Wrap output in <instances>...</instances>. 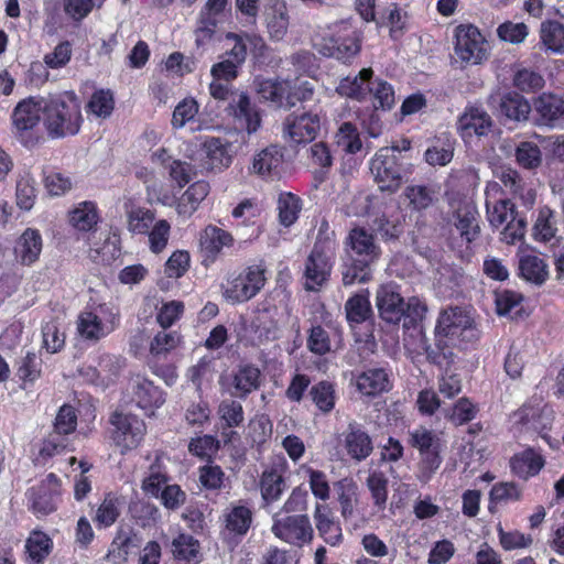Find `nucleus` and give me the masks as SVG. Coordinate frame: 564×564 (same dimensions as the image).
Wrapping results in <instances>:
<instances>
[{
	"mask_svg": "<svg viewBox=\"0 0 564 564\" xmlns=\"http://www.w3.org/2000/svg\"><path fill=\"white\" fill-rule=\"evenodd\" d=\"M478 217V209L471 202H460L453 213L454 226L467 242L475 241L480 234Z\"/></svg>",
	"mask_w": 564,
	"mask_h": 564,
	"instance_id": "29",
	"label": "nucleus"
},
{
	"mask_svg": "<svg viewBox=\"0 0 564 564\" xmlns=\"http://www.w3.org/2000/svg\"><path fill=\"white\" fill-rule=\"evenodd\" d=\"M99 216L93 202H84L69 215V223L80 231H90L97 225Z\"/></svg>",
	"mask_w": 564,
	"mask_h": 564,
	"instance_id": "48",
	"label": "nucleus"
},
{
	"mask_svg": "<svg viewBox=\"0 0 564 564\" xmlns=\"http://www.w3.org/2000/svg\"><path fill=\"white\" fill-rule=\"evenodd\" d=\"M261 386V371L250 362L237 365L229 376L228 391L231 397L246 400L249 394L257 391Z\"/></svg>",
	"mask_w": 564,
	"mask_h": 564,
	"instance_id": "20",
	"label": "nucleus"
},
{
	"mask_svg": "<svg viewBox=\"0 0 564 564\" xmlns=\"http://www.w3.org/2000/svg\"><path fill=\"white\" fill-rule=\"evenodd\" d=\"M357 390L366 397H377L388 392L392 384L386 368H368L356 378Z\"/></svg>",
	"mask_w": 564,
	"mask_h": 564,
	"instance_id": "30",
	"label": "nucleus"
},
{
	"mask_svg": "<svg viewBox=\"0 0 564 564\" xmlns=\"http://www.w3.org/2000/svg\"><path fill=\"white\" fill-rule=\"evenodd\" d=\"M272 533L280 540L295 546L310 543L314 536V530L307 513L295 516H272Z\"/></svg>",
	"mask_w": 564,
	"mask_h": 564,
	"instance_id": "11",
	"label": "nucleus"
},
{
	"mask_svg": "<svg viewBox=\"0 0 564 564\" xmlns=\"http://www.w3.org/2000/svg\"><path fill=\"white\" fill-rule=\"evenodd\" d=\"M513 85L522 93H534L545 85L543 76L533 69H519L513 77Z\"/></svg>",
	"mask_w": 564,
	"mask_h": 564,
	"instance_id": "61",
	"label": "nucleus"
},
{
	"mask_svg": "<svg viewBox=\"0 0 564 564\" xmlns=\"http://www.w3.org/2000/svg\"><path fill=\"white\" fill-rule=\"evenodd\" d=\"M372 263L348 257L341 264V281L345 286L367 283L372 278Z\"/></svg>",
	"mask_w": 564,
	"mask_h": 564,
	"instance_id": "41",
	"label": "nucleus"
},
{
	"mask_svg": "<svg viewBox=\"0 0 564 564\" xmlns=\"http://www.w3.org/2000/svg\"><path fill=\"white\" fill-rule=\"evenodd\" d=\"M344 437L345 449L351 459L362 462L371 455L373 451L372 440L361 424L350 422Z\"/></svg>",
	"mask_w": 564,
	"mask_h": 564,
	"instance_id": "25",
	"label": "nucleus"
},
{
	"mask_svg": "<svg viewBox=\"0 0 564 564\" xmlns=\"http://www.w3.org/2000/svg\"><path fill=\"white\" fill-rule=\"evenodd\" d=\"M127 395L129 402L144 411L147 415H153L166 399V393L161 387L140 375L130 379Z\"/></svg>",
	"mask_w": 564,
	"mask_h": 564,
	"instance_id": "16",
	"label": "nucleus"
},
{
	"mask_svg": "<svg viewBox=\"0 0 564 564\" xmlns=\"http://www.w3.org/2000/svg\"><path fill=\"white\" fill-rule=\"evenodd\" d=\"M234 243V237L230 232L217 227L207 226L200 236V252L203 263L208 264L216 261L225 247Z\"/></svg>",
	"mask_w": 564,
	"mask_h": 564,
	"instance_id": "26",
	"label": "nucleus"
},
{
	"mask_svg": "<svg viewBox=\"0 0 564 564\" xmlns=\"http://www.w3.org/2000/svg\"><path fill=\"white\" fill-rule=\"evenodd\" d=\"M334 488L338 496L340 513L345 519H349L354 513L357 497V485L352 479L344 478L336 481Z\"/></svg>",
	"mask_w": 564,
	"mask_h": 564,
	"instance_id": "49",
	"label": "nucleus"
},
{
	"mask_svg": "<svg viewBox=\"0 0 564 564\" xmlns=\"http://www.w3.org/2000/svg\"><path fill=\"white\" fill-rule=\"evenodd\" d=\"M43 115L42 97H28L14 107L12 112V132L25 148H33L39 138L35 133Z\"/></svg>",
	"mask_w": 564,
	"mask_h": 564,
	"instance_id": "8",
	"label": "nucleus"
},
{
	"mask_svg": "<svg viewBox=\"0 0 564 564\" xmlns=\"http://www.w3.org/2000/svg\"><path fill=\"white\" fill-rule=\"evenodd\" d=\"M198 112V104L194 98H184L180 101L172 115L171 124L174 129H182L187 122L194 120Z\"/></svg>",
	"mask_w": 564,
	"mask_h": 564,
	"instance_id": "64",
	"label": "nucleus"
},
{
	"mask_svg": "<svg viewBox=\"0 0 564 564\" xmlns=\"http://www.w3.org/2000/svg\"><path fill=\"white\" fill-rule=\"evenodd\" d=\"M199 544L189 534H180L172 542V553L178 561H192L198 555Z\"/></svg>",
	"mask_w": 564,
	"mask_h": 564,
	"instance_id": "60",
	"label": "nucleus"
},
{
	"mask_svg": "<svg viewBox=\"0 0 564 564\" xmlns=\"http://www.w3.org/2000/svg\"><path fill=\"white\" fill-rule=\"evenodd\" d=\"M118 505V499L111 494L105 497L94 519L99 528H108L116 522L120 516Z\"/></svg>",
	"mask_w": 564,
	"mask_h": 564,
	"instance_id": "63",
	"label": "nucleus"
},
{
	"mask_svg": "<svg viewBox=\"0 0 564 564\" xmlns=\"http://www.w3.org/2000/svg\"><path fill=\"white\" fill-rule=\"evenodd\" d=\"M470 317L463 308L455 306L441 312L435 326V335H443L451 341L457 339V333L470 323Z\"/></svg>",
	"mask_w": 564,
	"mask_h": 564,
	"instance_id": "32",
	"label": "nucleus"
},
{
	"mask_svg": "<svg viewBox=\"0 0 564 564\" xmlns=\"http://www.w3.org/2000/svg\"><path fill=\"white\" fill-rule=\"evenodd\" d=\"M308 497L310 495L306 488L302 486L295 487L276 513L283 516L306 513Z\"/></svg>",
	"mask_w": 564,
	"mask_h": 564,
	"instance_id": "62",
	"label": "nucleus"
},
{
	"mask_svg": "<svg viewBox=\"0 0 564 564\" xmlns=\"http://www.w3.org/2000/svg\"><path fill=\"white\" fill-rule=\"evenodd\" d=\"M42 358L33 351H28L15 362V375L22 382V388L32 386L42 373Z\"/></svg>",
	"mask_w": 564,
	"mask_h": 564,
	"instance_id": "42",
	"label": "nucleus"
},
{
	"mask_svg": "<svg viewBox=\"0 0 564 564\" xmlns=\"http://www.w3.org/2000/svg\"><path fill=\"white\" fill-rule=\"evenodd\" d=\"M314 521L318 535L330 546H338L344 540L340 522L335 519L327 505L316 503Z\"/></svg>",
	"mask_w": 564,
	"mask_h": 564,
	"instance_id": "27",
	"label": "nucleus"
},
{
	"mask_svg": "<svg viewBox=\"0 0 564 564\" xmlns=\"http://www.w3.org/2000/svg\"><path fill=\"white\" fill-rule=\"evenodd\" d=\"M227 4L228 0H207L202 8L195 30L198 45L212 40Z\"/></svg>",
	"mask_w": 564,
	"mask_h": 564,
	"instance_id": "23",
	"label": "nucleus"
},
{
	"mask_svg": "<svg viewBox=\"0 0 564 564\" xmlns=\"http://www.w3.org/2000/svg\"><path fill=\"white\" fill-rule=\"evenodd\" d=\"M497 111L502 124L518 126L531 121L532 102L517 91H508L500 97Z\"/></svg>",
	"mask_w": 564,
	"mask_h": 564,
	"instance_id": "19",
	"label": "nucleus"
},
{
	"mask_svg": "<svg viewBox=\"0 0 564 564\" xmlns=\"http://www.w3.org/2000/svg\"><path fill=\"white\" fill-rule=\"evenodd\" d=\"M52 540L41 531H33L25 543L26 552L32 562L41 564L52 550Z\"/></svg>",
	"mask_w": 564,
	"mask_h": 564,
	"instance_id": "52",
	"label": "nucleus"
},
{
	"mask_svg": "<svg viewBox=\"0 0 564 564\" xmlns=\"http://www.w3.org/2000/svg\"><path fill=\"white\" fill-rule=\"evenodd\" d=\"M490 191L502 192L501 186L494 182L486 187V217L491 228L500 229V240L514 245L524 239L528 228V212L536 200V191L529 184L509 197H492Z\"/></svg>",
	"mask_w": 564,
	"mask_h": 564,
	"instance_id": "1",
	"label": "nucleus"
},
{
	"mask_svg": "<svg viewBox=\"0 0 564 564\" xmlns=\"http://www.w3.org/2000/svg\"><path fill=\"white\" fill-rule=\"evenodd\" d=\"M218 414L224 427L234 429L243 423V408L239 401L224 400L218 406Z\"/></svg>",
	"mask_w": 564,
	"mask_h": 564,
	"instance_id": "59",
	"label": "nucleus"
},
{
	"mask_svg": "<svg viewBox=\"0 0 564 564\" xmlns=\"http://www.w3.org/2000/svg\"><path fill=\"white\" fill-rule=\"evenodd\" d=\"M286 488L285 479L278 469L271 468L264 470L260 478V491L262 497V507L278 501Z\"/></svg>",
	"mask_w": 564,
	"mask_h": 564,
	"instance_id": "37",
	"label": "nucleus"
},
{
	"mask_svg": "<svg viewBox=\"0 0 564 564\" xmlns=\"http://www.w3.org/2000/svg\"><path fill=\"white\" fill-rule=\"evenodd\" d=\"M110 423L113 426L111 438L121 453L138 447L145 435L144 421L134 414L116 411Z\"/></svg>",
	"mask_w": 564,
	"mask_h": 564,
	"instance_id": "15",
	"label": "nucleus"
},
{
	"mask_svg": "<svg viewBox=\"0 0 564 564\" xmlns=\"http://www.w3.org/2000/svg\"><path fill=\"white\" fill-rule=\"evenodd\" d=\"M494 128L491 116L481 107H466L457 120V129L466 143H470L474 138H487Z\"/></svg>",
	"mask_w": 564,
	"mask_h": 564,
	"instance_id": "17",
	"label": "nucleus"
},
{
	"mask_svg": "<svg viewBox=\"0 0 564 564\" xmlns=\"http://www.w3.org/2000/svg\"><path fill=\"white\" fill-rule=\"evenodd\" d=\"M531 123L541 129H564V98L553 93L534 97Z\"/></svg>",
	"mask_w": 564,
	"mask_h": 564,
	"instance_id": "13",
	"label": "nucleus"
},
{
	"mask_svg": "<svg viewBox=\"0 0 564 564\" xmlns=\"http://www.w3.org/2000/svg\"><path fill=\"white\" fill-rule=\"evenodd\" d=\"M478 413V406L470 399L463 397L458 399L448 410L445 416L456 426L469 423Z\"/></svg>",
	"mask_w": 564,
	"mask_h": 564,
	"instance_id": "54",
	"label": "nucleus"
},
{
	"mask_svg": "<svg viewBox=\"0 0 564 564\" xmlns=\"http://www.w3.org/2000/svg\"><path fill=\"white\" fill-rule=\"evenodd\" d=\"M540 37L546 50L553 53H564V24L556 20L541 23Z\"/></svg>",
	"mask_w": 564,
	"mask_h": 564,
	"instance_id": "43",
	"label": "nucleus"
},
{
	"mask_svg": "<svg viewBox=\"0 0 564 564\" xmlns=\"http://www.w3.org/2000/svg\"><path fill=\"white\" fill-rule=\"evenodd\" d=\"M348 245L350 252L348 257L375 263L381 256V249L376 243L375 237L364 227H356L349 231Z\"/></svg>",
	"mask_w": 564,
	"mask_h": 564,
	"instance_id": "24",
	"label": "nucleus"
},
{
	"mask_svg": "<svg viewBox=\"0 0 564 564\" xmlns=\"http://www.w3.org/2000/svg\"><path fill=\"white\" fill-rule=\"evenodd\" d=\"M267 28L270 37L280 41L284 37L289 28V15L285 3H276L267 12Z\"/></svg>",
	"mask_w": 564,
	"mask_h": 564,
	"instance_id": "46",
	"label": "nucleus"
},
{
	"mask_svg": "<svg viewBox=\"0 0 564 564\" xmlns=\"http://www.w3.org/2000/svg\"><path fill=\"white\" fill-rule=\"evenodd\" d=\"M284 170V151L279 145H269L258 152L252 161V171L264 180H280Z\"/></svg>",
	"mask_w": 564,
	"mask_h": 564,
	"instance_id": "22",
	"label": "nucleus"
},
{
	"mask_svg": "<svg viewBox=\"0 0 564 564\" xmlns=\"http://www.w3.org/2000/svg\"><path fill=\"white\" fill-rule=\"evenodd\" d=\"M254 84L256 90L261 99L270 101L275 108L284 110L292 108V104L288 101L290 80L280 78H257Z\"/></svg>",
	"mask_w": 564,
	"mask_h": 564,
	"instance_id": "28",
	"label": "nucleus"
},
{
	"mask_svg": "<svg viewBox=\"0 0 564 564\" xmlns=\"http://www.w3.org/2000/svg\"><path fill=\"white\" fill-rule=\"evenodd\" d=\"M454 52L462 63L479 65L489 56V44L477 26L459 24L455 29Z\"/></svg>",
	"mask_w": 564,
	"mask_h": 564,
	"instance_id": "10",
	"label": "nucleus"
},
{
	"mask_svg": "<svg viewBox=\"0 0 564 564\" xmlns=\"http://www.w3.org/2000/svg\"><path fill=\"white\" fill-rule=\"evenodd\" d=\"M119 325V310L104 303L99 304L95 311H84L79 314L77 332L86 340L98 341L113 333Z\"/></svg>",
	"mask_w": 564,
	"mask_h": 564,
	"instance_id": "7",
	"label": "nucleus"
},
{
	"mask_svg": "<svg viewBox=\"0 0 564 564\" xmlns=\"http://www.w3.org/2000/svg\"><path fill=\"white\" fill-rule=\"evenodd\" d=\"M37 183L29 170H22L17 175L15 199L17 206L24 212H30L37 198Z\"/></svg>",
	"mask_w": 564,
	"mask_h": 564,
	"instance_id": "33",
	"label": "nucleus"
},
{
	"mask_svg": "<svg viewBox=\"0 0 564 564\" xmlns=\"http://www.w3.org/2000/svg\"><path fill=\"white\" fill-rule=\"evenodd\" d=\"M43 250V237L39 229L26 228L13 243V256L17 263L31 267L39 261Z\"/></svg>",
	"mask_w": 564,
	"mask_h": 564,
	"instance_id": "21",
	"label": "nucleus"
},
{
	"mask_svg": "<svg viewBox=\"0 0 564 564\" xmlns=\"http://www.w3.org/2000/svg\"><path fill=\"white\" fill-rule=\"evenodd\" d=\"M361 42V32L350 22L341 21L335 25L328 36L323 37L314 46L325 57L350 63L359 54Z\"/></svg>",
	"mask_w": 564,
	"mask_h": 564,
	"instance_id": "6",
	"label": "nucleus"
},
{
	"mask_svg": "<svg viewBox=\"0 0 564 564\" xmlns=\"http://www.w3.org/2000/svg\"><path fill=\"white\" fill-rule=\"evenodd\" d=\"M517 163L527 170H533L540 166L542 162V152L538 144L531 141H522L516 148Z\"/></svg>",
	"mask_w": 564,
	"mask_h": 564,
	"instance_id": "56",
	"label": "nucleus"
},
{
	"mask_svg": "<svg viewBox=\"0 0 564 564\" xmlns=\"http://www.w3.org/2000/svg\"><path fill=\"white\" fill-rule=\"evenodd\" d=\"M332 246L329 241H315L304 265V289L318 292L329 280L333 269Z\"/></svg>",
	"mask_w": 564,
	"mask_h": 564,
	"instance_id": "9",
	"label": "nucleus"
},
{
	"mask_svg": "<svg viewBox=\"0 0 564 564\" xmlns=\"http://www.w3.org/2000/svg\"><path fill=\"white\" fill-rule=\"evenodd\" d=\"M368 93L372 96L373 109L390 111L394 107L395 94L390 83L371 77L367 86V94Z\"/></svg>",
	"mask_w": 564,
	"mask_h": 564,
	"instance_id": "39",
	"label": "nucleus"
},
{
	"mask_svg": "<svg viewBox=\"0 0 564 564\" xmlns=\"http://www.w3.org/2000/svg\"><path fill=\"white\" fill-rule=\"evenodd\" d=\"M544 466V459L533 449H525L510 460L511 471L521 479L535 476Z\"/></svg>",
	"mask_w": 564,
	"mask_h": 564,
	"instance_id": "36",
	"label": "nucleus"
},
{
	"mask_svg": "<svg viewBox=\"0 0 564 564\" xmlns=\"http://www.w3.org/2000/svg\"><path fill=\"white\" fill-rule=\"evenodd\" d=\"M519 275L525 281L542 285L549 278V267L545 261L535 254H523L519 258Z\"/></svg>",
	"mask_w": 564,
	"mask_h": 564,
	"instance_id": "34",
	"label": "nucleus"
},
{
	"mask_svg": "<svg viewBox=\"0 0 564 564\" xmlns=\"http://www.w3.org/2000/svg\"><path fill=\"white\" fill-rule=\"evenodd\" d=\"M321 116L315 109L290 113L283 121V134L296 144L313 142L321 131Z\"/></svg>",
	"mask_w": 564,
	"mask_h": 564,
	"instance_id": "14",
	"label": "nucleus"
},
{
	"mask_svg": "<svg viewBox=\"0 0 564 564\" xmlns=\"http://www.w3.org/2000/svg\"><path fill=\"white\" fill-rule=\"evenodd\" d=\"M371 77H373V70L371 68H362L358 75L343 78L336 91L343 97L362 101L366 99L367 86Z\"/></svg>",
	"mask_w": 564,
	"mask_h": 564,
	"instance_id": "35",
	"label": "nucleus"
},
{
	"mask_svg": "<svg viewBox=\"0 0 564 564\" xmlns=\"http://www.w3.org/2000/svg\"><path fill=\"white\" fill-rule=\"evenodd\" d=\"M209 193L206 181H197L189 185L177 202L176 210L180 215L189 217Z\"/></svg>",
	"mask_w": 564,
	"mask_h": 564,
	"instance_id": "38",
	"label": "nucleus"
},
{
	"mask_svg": "<svg viewBox=\"0 0 564 564\" xmlns=\"http://www.w3.org/2000/svg\"><path fill=\"white\" fill-rule=\"evenodd\" d=\"M264 270L259 265L248 267L237 276L228 280L223 295L231 304L245 303L254 297L264 286Z\"/></svg>",
	"mask_w": 564,
	"mask_h": 564,
	"instance_id": "12",
	"label": "nucleus"
},
{
	"mask_svg": "<svg viewBox=\"0 0 564 564\" xmlns=\"http://www.w3.org/2000/svg\"><path fill=\"white\" fill-rule=\"evenodd\" d=\"M230 143L216 137H206L202 143V151L206 165L212 171H223L229 167L232 155L229 152Z\"/></svg>",
	"mask_w": 564,
	"mask_h": 564,
	"instance_id": "31",
	"label": "nucleus"
},
{
	"mask_svg": "<svg viewBox=\"0 0 564 564\" xmlns=\"http://www.w3.org/2000/svg\"><path fill=\"white\" fill-rule=\"evenodd\" d=\"M122 364L119 357L110 354H101L98 356L94 369L90 370L95 379H99V381H104L108 384L118 376Z\"/></svg>",
	"mask_w": 564,
	"mask_h": 564,
	"instance_id": "51",
	"label": "nucleus"
},
{
	"mask_svg": "<svg viewBox=\"0 0 564 564\" xmlns=\"http://www.w3.org/2000/svg\"><path fill=\"white\" fill-rule=\"evenodd\" d=\"M375 304L378 316L384 324L397 326L402 323L405 333L422 335V323L427 313V305L419 296H410L405 301L400 285L389 282L377 289Z\"/></svg>",
	"mask_w": 564,
	"mask_h": 564,
	"instance_id": "2",
	"label": "nucleus"
},
{
	"mask_svg": "<svg viewBox=\"0 0 564 564\" xmlns=\"http://www.w3.org/2000/svg\"><path fill=\"white\" fill-rule=\"evenodd\" d=\"M346 318L350 325L361 324L372 317L373 312L366 290L350 296L345 303Z\"/></svg>",
	"mask_w": 564,
	"mask_h": 564,
	"instance_id": "40",
	"label": "nucleus"
},
{
	"mask_svg": "<svg viewBox=\"0 0 564 564\" xmlns=\"http://www.w3.org/2000/svg\"><path fill=\"white\" fill-rule=\"evenodd\" d=\"M336 142L346 153L356 154L362 148V142L357 127L347 121L339 126L336 133Z\"/></svg>",
	"mask_w": 564,
	"mask_h": 564,
	"instance_id": "53",
	"label": "nucleus"
},
{
	"mask_svg": "<svg viewBox=\"0 0 564 564\" xmlns=\"http://www.w3.org/2000/svg\"><path fill=\"white\" fill-rule=\"evenodd\" d=\"M113 108L115 98L109 89H98L94 91L87 104V112L94 113L99 118L110 117Z\"/></svg>",
	"mask_w": 564,
	"mask_h": 564,
	"instance_id": "55",
	"label": "nucleus"
},
{
	"mask_svg": "<svg viewBox=\"0 0 564 564\" xmlns=\"http://www.w3.org/2000/svg\"><path fill=\"white\" fill-rule=\"evenodd\" d=\"M43 124L52 139L76 135L84 121L80 100L74 91L42 97Z\"/></svg>",
	"mask_w": 564,
	"mask_h": 564,
	"instance_id": "3",
	"label": "nucleus"
},
{
	"mask_svg": "<svg viewBox=\"0 0 564 564\" xmlns=\"http://www.w3.org/2000/svg\"><path fill=\"white\" fill-rule=\"evenodd\" d=\"M58 490L52 489L45 482L31 490L33 510L42 514H48L56 510L58 501Z\"/></svg>",
	"mask_w": 564,
	"mask_h": 564,
	"instance_id": "45",
	"label": "nucleus"
},
{
	"mask_svg": "<svg viewBox=\"0 0 564 564\" xmlns=\"http://www.w3.org/2000/svg\"><path fill=\"white\" fill-rule=\"evenodd\" d=\"M552 217L553 210L550 207L543 206L539 209L538 217L532 228L534 240L547 242L555 236L556 228L551 221Z\"/></svg>",
	"mask_w": 564,
	"mask_h": 564,
	"instance_id": "57",
	"label": "nucleus"
},
{
	"mask_svg": "<svg viewBox=\"0 0 564 564\" xmlns=\"http://www.w3.org/2000/svg\"><path fill=\"white\" fill-rule=\"evenodd\" d=\"M302 200L293 193H281L278 199L279 221L284 227L292 226L299 218Z\"/></svg>",
	"mask_w": 564,
	"mask_h": 564,
	"instance_id": "47",
	"label": "nucleus"
},
{
	"mask_svg": "<svg viewBox=\"0 0 564 564\" xmlns=\"http://www.w3.org/2000/svg\"><path fill=\"white\" fill-rule=\"evenodd\" d=\"M210 96L219 101H228L225 110L232 117L236 123L248 134L258 131L261 126L260 111L256 105L251 104L250 97L246 91H235L229 83L214 79L209 84Z\"/></svg>",
	"mask_w": 564,
	"mask_h": 564,
	"instance_id": "4",
	"label": "nucleus"
},
{
	"mask_svg": "<svg viewBox=\"0 0 564 564\" xmlns=\"http://www.w3.org/2000/svg\"><path fill=\"white\" fill-rule=\"evenodd\" d=\"M375 182L382 192H397L412 173V164L406 156L395 155L393 149H379L369 162Z\"/></svg>",
	"mask_w": 564,
	"mask_h": 564,
	"instance_id": "5",
	"label": "nucleus"
},
{
	"mask_svg": "<svg viewBox=\"0 0 564 564\" xmlns=\"http://www.w3.org/2000/svg\"><path fill=\"white\" fill-rule=\"evenodd\" d=\"M389 479L381 470H372L366 479V486L370 491L373 506L382 511L387 507Z\"/></svg>",
	"mask_w": 564,
	"mask_h": 564,
	"instance_id": "44",
	"label": "nucleus"
},
{
	"mask_svg": "<svg viewBox=\"0 0 564 564\" xmlns=\"http://www.w3.org/2000/svg\"><path fill=\"white\" fill-rule=\"evenodd\" d=\"M372 230L384 242L397 241L403 232V226L398 220H392L386 215L376 217L372 221Z\"/></svg>",
	"mask_w": 564,
	"mask_h": 564,
	"instance_id": "58",
	"label": "nucleus"
},
{
	"mask_svg": "<svg viewBox=\"0 0 564 564\" xmlns=\"http://www.w3.org/2000/svg\"><path fill=\"white\" fill-rule=\"evenodd\" d=\"M224 529L221 531L226 540L240 542L248 533L253 512L246 500L231 502L224 511Z\"/></svg>",
	"mask_w": 564,
	"mask_h": 564,
	"instance_id": "18",
	"label": "nucleus"
},
{
	"mask_svg": "<svg viewBox=\"0 0 564 564\" xmlns=\"http://www.w3.org/2000/svg\"><path fill=\"white\" fill-rule=\"evenodd\" d=\"M308 395L318 410L324 413H328L335 408V387L329 381L323 380L312 386Z\"/></svg>",
	"mask_w": 564,
	"mask_h": 564,
	"instance_id": "50",
	"label": "nucleus"
}]
</instances>
